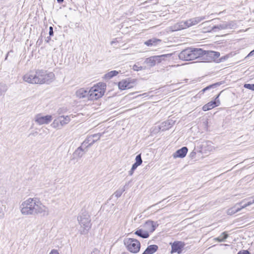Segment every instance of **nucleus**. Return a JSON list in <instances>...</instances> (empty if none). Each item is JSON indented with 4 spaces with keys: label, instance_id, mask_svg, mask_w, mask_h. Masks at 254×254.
Listing matches in <instances>:
<instances>
[{
    "label": "nucleus",
    "instance_id": "26",
    "mask_svg": "<svg viewBox=\"0 0 254 254\" xmlns=\"http://www.w3.org/2000/svg\"><path fill=\"white\" fill-rule=\"evenodd\" d=\"M228 235L226 234L225 232L222 233L219 237L215 238L216 241H217L219 242H223L228 237Z\"/></svg>",
    "mask_w": 254,
    "mask_h": 254
},
{
    "label": "nucleus",
    "instance_id": "18",
    "mask_svg": "<svg viewBox=\"0 0 254 254\" xmlns=\"http://www.w3.org/2000/svg\"><path fill=\"white\" fill-rule=\"evenodd\" d=\"M204 16L194 17L187 20V24H188V27H189L191 26L194 25L198 23L199 22L204 20Z\"/></svg>",
    "mask_w": 254,
    "mask_h": 254
},
{
    "label": "nucleus",
    "instance_id": "36",
    "mask_svg": "<svg viewBox=\"0 0 254 254\" xmlns=\"http://www.w3.org/2000/svg\"><path fill=\"white\" fill-rule=\"evenodd\" d=\"M219 97V95L216 97L215 101H213V102L216 103V107L218 106L220 104V101L218 99Z\"/></svg>",
    "mask_w": 254,
    "mask_h": 254
},
{
    "label": "nucleus",
    "instance_id": "29",
    "mask_svg": "<svg viewBox=\"0 0 254 254\" xmlns=\"http://www.w3.org/2000/svg\"><path fill=\"white\" fill-rule=\"evenodd\" d=\"M7 90V87L5 84H0V96L3 94Z\"/></svg>",
    "mask_w": 254,
    "mask_h": 254
},
{
    "label": "nucleus",
    "instance_id": "9",
    "mask_svg": "<svg viewBox=\"0 0 254 254\" xmlns=\"http://www.w3.org/2000/svg\"><path fill=\"white\" fill-rule=\"evenodd\" d=\"M136 80L130 78L122 80L118 83L119 88L121 90L130 89L135 85Z\"/></svg>",
    "mask_w": 254,
    "mask_h": 254
},
{
    "label": "nucleus",
    "instance_id": "27",
    "mask_svg": "<svg viewBox=\"0 0 254 254\" xmlns=\"http://www.w3.org/2000/svg\"><path fill=\"white\" fill-rule=\"evenodd\" d=\"M236 206L235 205L234 207L228 209L227 212V214L231 215L241 210V208H239V207L236 208Z\"/></svg>",
    "mask_w": 254,
    "mask_h": 254
},
{
    "label": "nucleus",
    "instance_id": "13",
    "mask_svg": "<svg viewBox=\"0 0 254 254\" xmlns=\"http://www.w3.org/2000/svg\"><path fill=\"white\" fill-rule=\"evenodd\" d=\"M171 245V253H177L180 254L182 253L183 249L185 246V243L181 241H175L173 243H170Z\"/></svg>",
    "mask_w": 254,
    "mask_h": 254
},
{
    "label": "nucleus",
    "instance_id": "42",
    "mask_svg": "<svg viewBox=\"0 0 254 254\" xmlns=\"http://www.w3.org/2000/svg\"><path fill=\"white\" fill-rule=\"evenodd\" d=\"M254 55V50H253L252 51H251L249 54L248 55V57H251V56H253Z\"/></svg>",
    "mask_w": 254,
    "mask_h": 254
},
{
    "label": "nucleus",
    "instance_id": "28",
    "mask_svg": "<svg viewBox=\"0 0 254 254\" xmlns=\"http://www.w3.org/2000/svg\"><path fill=\"white\" fill-rule=\"evenodd\" d=\"M125 186L122 188H119L118 190H117L114 193V195L117 198L120 197L122 193L125 191Z\"/></svg>",
    "mask_w": 254,
    "mask_h": 254
},
{
    "label": "nucleus",
    "instance_id": "33",
    "mask_svg": "<svg viewBox=\"0 0 254 254\" xmlns=\"http://www.w3.org/2000/svg\"><path fill=\"white\" fill-rule=\"evenodd\" d=\"M132 69L135 70V71H139V70H142V69H144L145 68L143 67L142 66H138L136 64H134L133 67H132Z\"/></svg>",
    "mask_w": 254,
    "mask_h": 254
},
{
    "label": "nucleus",
    "instance_id": "24",
    "mask_svg": "<svg viewBox=\"0 0 254 254\" xmlns=\"http://www.w3.org/2000/svg\"><path fill=\"white\" fill-rule=\"evenodd\" d=\"M215 107H216V103L211 101L204 105L202 107V110L204 111H206L213 109Z\"/></svg>",
    "mask_w": 254,
    "mask_h": 254
},
{
    "label": "nucleus",
    "instance_id": "5",
    "mask_svg": "<svg viewBox=\"0 0 254 254\" xmlns=\"http://www.w3.org/2000/svg\"><path fill=\"white\" fill-rule=\"evenodd\" d=\"M99 84L100 83L98 84L97 85L94 86L89 90V100H97L104 95L105 85L101 84L100 86H99Z\"/></svg>",
    "mask_w": 254,
    "mask_h": 254
},
{
    "label": "nucleus",
    "instance_id": "21",
    "mask_svg": "<svg viewBox=\"0 0 254 254\" xmlns=\"http://www.w3.org/2000/svg\"><path fill=\"white\" fill-rule=\"evenodd\" d=\"M231 24L224 22L222 24H220L216 26H213L212 27V30L215 31V29L222 30L230 28Z\"/></svg>",
    "mask_w": 254,
    "mask_h": 254
},
{
    "label": "nucleus",
    "instance_id": "20",
    "mask_svg": "<svg viewBox=\"0 0 254 254\" xmlns=\"http://www.w3.org/2000/svg\"><path fill=\"white\" fill-rule=\"evenodd\" d=\"M158 247L156 245L149 246L142 254H153L157 251Z\"/></svg>",
    "mask_w": 254,
    "mask_h": 254
},
{
    "label": "nucleus",
    "instance_id": "41",
    "mask_svg": "<svg viewBox=\"0 0 254 254\" xmlns=\"http://www.w3.org/2000/svg\"><path fill=\"white\" fill-rule=\"evenodd\" d=\"M134 171V170H132V169L131 168L130 170L128 172L129 175L131 176L133 174Z\"/></svg>",
    "mask_w": 254,
    "mask_h": 254
},
{
    "label": "nucleus",
    "instance_id": "11",
    "mask_svg": "<svg viewBox=\"0 0 254 254\" xmlns=\"http://www.w3.org/2000/svg\"><path fill=\"white\" fill-rule=\"evenodd\" d=\"M220 56V53L217 52L212 51H204L201 57L202 60H207L208 62L215 61Z\"/></svg>",
    "mask_w": 254,
    "mask_h": 254
},
{
    "label": "nucleus",
    "instance_id": "17",
    "mask_svg": "<svg viewBox=\"0 0 254 254\" xmlns=\"http://www.w3.org/2000/svg\"><path fill=\"white\" fill-rule=\"evenodd\" d=\"M89 90H85L84 88H80L76 91V95L79 98H87L89 100Z\"/></svg>",
    "mask_w": 254,
    "mask_h": 254
},
{
    "label": "nucleus",
    "instance_id": "23",
    "mask_svg": "<svg viewBox=\"0 0 254 254\" xmlns=\"http://www.w3.org/2000/svg\"><path fill=\"white\" fill-rule=\"evenodd\" d=\"M161 40L156 38H152L149 39L144 42V44L147 46H155L158 43L160 42Z\"/></svg>",
    "mask_w": 254,
    "mask_h": 254
},
{
    "label": "nucleus",
    "instance_id": "35",
    "mask_svg": "<svg viewBox=\"0 0 254 254\" xmlns=\"http://www.w3.org/2000/svg\"><path fill=\"white\" fill-rule=\"evenodd\" d=\"M253 197H252V198H248V199H246V200H249L248 202H247V205H251V204L254 203V198H253Z\"/></svg>",
    "mask_w": 254,
    "mask_h": 254
},
{
    "label": "nucleus",
    "instance_id": "32",
    "mask_svg": "<svg viewBox=\"0 0 254 254\" xmlns=\"http://www.w3.org/2000/svg\"><path fill=\"white\" fill-rule=\"evenodd\" d=\"M217 85V84H216V83L210 85L206 87L205 88H203L202 90H201V91L200 92L204 93L205 91H206L208 90H209L210 89H211L212 88L216 87Z\"/></svg>",
    "mask_w": 254,
    "mask_h": 254
},
{
    "label": "nucleus",
    "instance_id": "22",
    "mask_svg": "<svg viewBox=\"0 0 254 254\" xmlns=\"http://www.w3.org/2000/svg\"><path fill=\"white\" fill-rule=\"evenodd\" d=\"M134 234L142 238H147L149 236V234L148 231H146V230H143L141 229L137 230L134 232Z\"/></svg>",
    "mask_w": 254,
    "mask_h": 254
},
{
    "label": "nucleus",
    "instance_id": "37",
    "mask_svg": "<svg viewBox=\"0 0 254 254\" xmlns=\"http://www.w3.org/2000/svg\"><path fill=\"white\" fill-rule=\"evenodd\" d=\"M237 254H251L248 250L240 251Z\"/></svg>",
    "mask_w": 254,
    "mask_h": 254
},
{
    "label": "nucleus",
    "instance_id": "30",
    "mask_svg": "<svg viewBox=\"0 0 254 254\" xmlns=\"http://www.w3.org/2000/svg\"><path fill=\"white\" fill-rule=\"evenodd\" d=\"M246 201V199H243V200H242L241 202H240L239 203H238L236 204V206L237 205H240V207H239V208H241V210L244 208H246V207L248 206L249 205H247V203L246 202L244 203V202Z\"/></svg>",
    "mask_w": 254,
    "mask_h": 254
},
{
    "label": "nucleus",
    "instance_id": "19",
    "mask_svg": "<svg viewBox=\"0 0 254 254\" xmlns=\"http://www.w3.org/2000/svg\"><path fill=\"white\" fill-rule=\"evenodd\" d=\"M188 27L187 24V21H182L175 24L172 29L173 31H178L182 29H186Z\"/></svg>",
    "mask_w": 254,
    "mask_h": 254
},
{
    "label": "nucleus",
    "instance_id": "39",
    "mask_svg": "<svg viewBox=\"0 0 254 254\" xmlns=\"http://www.w3.org/2000/svg\"><path fill=\"white\" fill-rule=\"evenodd\" d=\"M49 254H59L58 251L57 250H52Z\"/></svg>",
    "mask_w": 254,
    "mask_h": 254
},
{
    "label": "nucleus",
    "instance_id": "14",
    "mask_svg": "<svg viewBox=\"0 0 254 254\" xmlns=\"http://www.w3.org/2000/svg\"><path fill=\"white\" fill-rule=\"evenodd\" d=\"M158 226V224L157 222L151 220H148L144 223L143 227L145 229V230L148 231V233H149L154 232Z\"/></svg>",
    "mask_w": 254,
    "mask_h": 254
},
{
    "label": "nucleus",
    "instance_id": "43",
    "mask_svg": "<svg viewBox=\"0 0 254 254\" xmlns=\"http://www.w3.org/2000/svg\"><path fill=\"white\" fill-rule=\"evenodd\" d=\"M57 0L59 3H62L64 1V0Z\"/></svg>",
    "mask_w": 254,
    "mask_h": 254
},
{
    "label": "nucleus",
    "instance_id": "40",
    "mask_svg": "<svg viewBox=\"0 0 254 254\" xmlns=\"http://www.w3.org/2000/svg\"><path fill=\"white\" fill-rule=\"evenodd\" d=\"M139 165L136 163H134L132 166V167H131V169H132V170H135L136 169V168Z\"/></svg>",
    "mask_w": 254,
    "mask_h": 254
},
{
    "label": "nucleus",
    "instance_id": "38",
    "mask_svg": "<svg viewBox=\"0 0 254 254\" xmlns=\"http://www.w3.org/2000/svg\"><path fill=\"white\" fill-rule=\"evenodd\" d=\"M53 34H54L53 28L52 26H50L49 28V35H50V36H53Z\"/></svg>",
    "mask_w": 254,
    "mask_h": 254
},
{
    "label": "nucleus",
    "instance_id": "4",
    "mask_svg": "<svg viewBox=\"0 0 254 254\" xmlns=\"http://www.w3.org/2000/svg\"><path fill=\"white\" fill-rule=\"evenodd\" d=\"M77 220L81 227L83 228V230L81 231V234L86 233L91 226L90 216L87 212H83L78 216Z\"/></svg>",
    "mask_w": 254,
    "mask_h": 254
},
{
    "label": "nucleus",
    "instance_id": "16",
    "mask_svg": "<svg viewBox=\"0 0 254 254\" xmlns=\"http://www.w3.org/2000/svg\"><path fill=\"white\" fill-rule=\"evenodd\" d=\"M83 146L81 145L74 151L72 155L73 159L81 158L83 156L84 153L87 151V150H85L83 149Z\"/></svg>",
    "mask_w": 254,
    "mask_h": 254
},
{
    "label": "nucleus",
    "instance_id": "7",
    "mask_svg": "<svg viewBox=\"0 0 254 254\" xmlns=\"http://www.w3.org/2000/svg\"><path fill=\"white\" fill-rule=\"evenodd\" d=\"M70 120V117L69 116H60L54 120L51 126L54 128L60 129L68 124Z\"/></svg>",
    "mask_w": 254,
    "mask_h": 254
},
{
    "label": "nucleus",
    "instance_id": "25",
    "mask_svg": "<svg viewBox=\"0 0 254 254\" xmlns=\"http://www.w3.org/2000/svg\"><path fill=\"white\" fill-rule=\"evenodd\" d=\"M119 73V71L116 70L111 71L105 75L104 78L106 79H110L113 77L116 76Z\"/></svg>",
    "mask_w": 254,
    "mask_h": 254
},
{
    "label": "nucleus",
    "instance_id": "3",
    "mask_svg": "<svg viewBox=\"0 0 254 254\" xmlns=\"http://www.w3.org/2000/svg\"><path fill=\"white\" fill-rule=\"evenodd\" d=\"M203 50L200 48H189L183 50L179 58L183 61H191L201 57Z\"/></svg>",
    "mask_w": 254,
    "mask_h": 254
},
{
    "label": "nucleus",
    "instance_id": "31",
    "mask_svg": "<svg viewBox=\"0 0 254 254\" xmlns=\"http://www.w3.org/2000/svg\"><path fill=\"white\" fill-rule=\"evenodd\" d=\"M142 163V160L141 157V154L137 155L135 157V163L138 164L139 166Z\"/></svg>",
    "mask_w": 254,
    "mask_h": 254
},
{
    "label": "nucleus",
    "instance_id": "34",
    "mask_svg": "<svg viewBox=\"0 0 254 254\" xmlns=\"http://www.w3.org/2000/svg\"><path fill=\"white\" fill-rule=\"evenodd\" d=\"M244 87L246 88L251 89L252 90L254 91V84H245L244 85Z\"/></svg>",
    "mask_w": 254,
    "mask_h": 254
},
{
    "label": "nucleus",
    "instance_id": "6",
    "mask_svg": "<svg viewBox=\"0 0 254 254\" xmlns=\"http://www.w3.org/2000/svg\"><path fill=\"white\" fill-rule=\"evenodd\" d=\"M124 244L130 252L137 253L140 248V242L135 239L127 238L124 240Z\"/></svg>",
    "mask_w": 254,
    "mask_h": 254
},
{
    "label": "nucleus",
    "instance_id": "8",
    "mask_svg": "<svg viewBox=\"0 0 254 254\" xmlns=\"http://www.w3.org/2000/svg\"><path fill=\"white\" fill-rule=\"evenodd\" d=\"M170 54L162 55L160 56H151L146 58L144 63L147 65L149 67H152L154 66L157 64H159L164 59L165 57H170Z\"/></svg>",
    "mask_w": 254,
    "mask_h": 254
},
{
    "label": "nucleus",
    "instance_id": "2",
    "mask_svg": "<svg viewBox=\"0 0 254 254\" xmlns=\"http://www.w3.org/2000/svg\"><path fill=\"white\" fill-rule=\"evenodd\" d=\"M55 78L53 72L48 71L43 69L30 70L23 77L25 82L31 84H47L52 82Z\"/></svg>",
    "mask_w": 254,
    "mask_h": 254
},
{
    "label": "nucleus",
    "instance_id": "10",
    "mask_svg": "<svg viewBox=\"0 0 254 254\" xmlns=\"http://www.w3.org/2000/svg\"><path fill=\"white\" fill-rule=\"evenodd\" d=\"M102 134L103 133H96L88 136L82 142V146H84L85 148L91 146L100 138Z\"/></svg>",
    "mask_w": 254,
    "mask_h": 254
},
{
    "label": "nucleus",
    "instance_id": "15",
    "mask_svg": "<svg viewBox=\"0 0 254 254\" xmlns=\"http://www.w3.org/2000/svg\"><path fill=\"white\" fill-rule=\"evenodd\" d=\"M188 149L187 147H183L182 148L178 150L173 154V156L174 158H184L186 156Z\"/></svg>",
    "mask_w": 254,
    "mask_h": 254
},
{
    "label": "nucleus",
    "instance_id": "44",
    "mask_svg": "<svg viewBox=\"0 0 254 254\" xmlns=\"http://www.w3.org/2000/svg\"><path fill=\"white\" fill-rule=\"evenodd\" d=\"M94 139L95 140H96V139H97V137H94Z\"/></svg>",
    "mask_w": 254,
    "mask_h": 254
},
{
    "label": "nucleus",
    "instance_id": "12",
    "mask_svg": "<svg viewBox=\"0 0 254 254\" xmlns=\"http://www.w3.org/2000/svg\"><path fill=\"white\" fill-rule=\"evenodd\" d=\"M51 115L43 116L42 114H37L35 117V122L39 125L48 124L52 121Z\"/></svg>",
    "mask_w": 254,
    "mask_h": 254
},
{
    "label": "nucleus",
    "instance_id": "1",
    "mask_svg": "<svg viewBox=\"0 0 254 254\" xmlns=\"http://www.w3.org/2000/svg\"><path fill=\"white\" fill-rule=\"evenodd\" d=\"M19 208L23 215H40L47 216L49 214L48 207L37 197H29L24 200L20 204Z\"/></svg>",
    "mask_w": 254,
    "mask_h": 254
}]
</instances>
